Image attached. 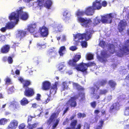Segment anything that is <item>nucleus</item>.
Here are the masks:
<instances>
[{"label": "nucleus", "instance_id": "f257e3e1", "mask_svg": "<svg viewBox=\"0 0 129 129\" xmlns=\"http://www.w3.org/2000/svg\"><path fill=\"white\" fill-rule=\"evenodd\" d=\"M24 8V7H20L19 9L16 10L17 12H12L9 16V19L11 20H14L15 23L19 21V16H20V18L23 20H25L27 19L28 17V14L23 11V9Z\"/></svg>", "mask_w": 129, "mask_h": 129}, {"label": "nucleus", "instance_id": "c03bdc74", "mask_svg": "<svg viewBox=\"0 0 129 129\" xmlns=\"http://www.w3.org/2000/svg\"><path fill=\"white\" fill-rule=\"evenodd\" d=\"M86 41L85 40L81 42V45L82 48H86L87 46V43Z\"/></svg>", "mask_w": 129, "mask_h": 129}, {"label": "nucleus", "instance_id": "e2e57ef3", "mask_svg": "<svg viewBox=\"0 0 129 129\" xmlns=\"http://www.w3.org/2000/svg\"><path fill=\"white\" fill-rule=\"evenodd\" d=\"M107 2L106 1H104L102 2V4H101L102 6H103V7H105L107 6Z\"/></svg>", "mask_w": 129, "mask_h": 129}, {"label": "nucleus", "instance_id": "79ce46f5", "mask_svg": "<svg viewBox=\"0 0 129 129\" xmlns=\"http://www.w3.org/2000/svg\"><path fill=\"white\" fill-rule=\"evenodd\" d=\"M79 96L81 97V99L82 100H84L85 99V93L83 92H80L78 93Z\"/></svg>", "mask_w": 129, "mask_h": 129}, {"label": "nucleus", "instance_id": "a18cd8bd", "mask_svg": "<svg viewBox=\"0 0 129 129\" xmlns=\"http://www.w3.org/2000/svg\"><path fill=\"white\" fill-rule=\"evenodd\" d=\"M99 45L102 48H104L106 45V43L105 41H101L99 43Z\"/></svg>", "mask_w": 129, "mask_h": 129}, {"label": "nucleus", "instance_id": "2f4dec72", "mask_svg": "<svg viewBox=\"0 0 129 129\" xmlns=\"http://www.w3.org/2000/svg\"><path fill=\"white\" fill-rule=\"evenodd\" d=\"M70 14L69 12L67 10L64 11L63 13V16L64 17V18L66 19L68 18L70 16Z\"/></svg>", "mask_w": 129, "mask_h": 129}, {"label": "nucleus", "instance_id": "bb28decb", "mask_svg": "<svg viewBox=\"0 0 129 129\" xmlns=\"http://www.w3.org/2000/svg\"><path fill=\"white\" fill-rule=\"evenodd\" d=\"M52 4V2L50 0H46L44 4V6L48 9H50Z\"/></svg>", "mask_w": 129, "mask_h": 129}, {"label": "nucleus", "instance_id": "4d7b16f0", "mask_svg": "<svg viewBox=\"0 0 129 129\" xmlns=\"http://www.w3.org/2000/svg\"><path fill=\"white\" fill-rule=\"evenodd\" d=\"M25 126L24 123H22L19 126V129H24Z\"/></svg>", "mask_w": 129, "mask_h": 129}, {"label": "nucleus", "instance_id": "8fccbe9b", "mask_svg": "<svg viewBox=\"0 0 129 129\" xmlns=\"http://www.w3.org/2000/svg\"><path fill=\"white\" fill-rule=\"evenodd\" d=\"M90 104L91 107L93 108H95L96 105V102L95 101L90 103Z\"/></svg>", "mask_w": 129, "mask_h": 129}, {"label": "nucleus", "instance_id": "3c124183", "mask_svg": "<svg viewBox=\"0 0 129 129\" xmlns=\"http://www.w3.org/2000/svg\"><path fill=\"white\" fill-rule=\"evenodd\" d=\"M86 64L87 68L88 67L92 66H94L95 65V64L93 62H89L87 63H86Z\"/></svg>", "mask_w": 129, "mask_h": 129}, {"label": "nucleus", "instance_id": "e433bc0d", "mask_svg": "<svg viewBox=\"0 0 129 129\" xmlns=\"http://www.w3.org/2000/svg\"><path fill=\"white\" fill-rule=\"evenodd\" d=\"M13 27V25L11 22H8L6 24V27L8 29H10L12 28Z\"/></svg>", "mask_w": 129, "mask_h": 129}, {"label": "nucleus", "instance_id": "f8f14e48", "mask_svg": "<svg viewBox=\"0 0 129 129\" xmlns=\"http://www.w3.org/2000/svg\"><path fill=\"white\" fill-rule=\"evenodd\" d=\"M77 123V120H74L72 121L70 124V126L71 128L68 127L66 129H81L82 126L80 124H79L77 125L76 127H75Z\"/></svg>", "mask_w": 129, "mask_h": 129}, {"label": "nucleus", "instance_id": "7c9ffc66", "mask_svg": "<svg viewBox=\"0 0 129 129\" xmlns=\"http://www.w3.org/2000/svg\"><path fill=\"white\" fill-rule=\"evenodd\" d=\"M38 124V123H35L33 124H31L28 123V129H33L36 128Z\"/></svg>", "mask_w": 129, "mask_h": 129}, {"label": "nucleus", "instance_id": "c9c22d12", "mask_svg": "<svg viewBox=\"0 0 129 129\" xmlns=\"http://www.w3.org/2000/svg\"><path fill=\"white\" fill-rule=\"evenodd\" d=\"M108 90L106 89H100L99 93V95H105L107 92Z\"/></svg>", "mask_w": 129, "mask_h": 129}, {"label": "nucleus", "instance_id": "37998d69", "mask_svg": "<svg viewBox=\"0 0 129 129\" xmlns=\"http://www.w3.org/2000/svg\"><path fill=\"white\" fill-rule=\"evenodd\" d=\"M124 114L126 116L129 115V107H126L124 111Z\"/></svg>", "mask_w": 129, "mask_h": 129}, {"label": "nucleus", "instance_id": "680f3d73", "mask_svg": "<svg viewBox=\"0 0 129 129\" xmlns=\"http://www.w3.org/2000/svg\"><path fill=\"white\" fill-rule=\"evenodd\" d=\"M91 91V94H92L94 95L95 93V88L93 87H92L90 88Z\"/></svg>", "mask_w": 129, "mask_h": 129}, {"label": "nucleus", "instance_id": "6ab92c4d", "mask_svg": "<svg viewBox=\"0 0 129 129\" xmlns=\"http://www.w3.org/2000/svg\"><path fill=\"white\" fill-rule=\"evenodd\" d=\"M10 46L8 45H5L3 46L0 49V52L2 53H8L9 51Z\"/></svg>", "mask_w": 129, "mask_h": 129}, {"label": "nucleus", "instance_id": "58836bf2", "mask_svg": "<svg viewBox=\"0 0 129 129\" xmlns=\"http://www.w3.org/2000/svg\"><path fill=\"white\" fill-rule=\"evenodd\" d=\"M46 47V46L45 44H40L39 43L37 44V48L38 49H41V48H44Z\"/></svg>", "mask_w": 129, "mask_h": 129}, {"label": "nucleus", "instance_id": "49530a36", "mask_svg": "<svg viewBox=\"0 0 129 129\" xmlns=\"http://www.w3.org/2000/svg\"><path fill=\"white\" fill-rule=\"evenodd\" d=\"M86 58L88 60H91L93 58V56L91 54H88L87 55Z\"/></svg>", "mask_w": 129, "mask_h": 129}, {"label": "nucleus", "instance_id": "bf43d9fd", "mask_svg": "<svg viewBox=\"0 0 129 129\" xmlns=\"http://www.w3.org/2000/svg\"><path fill=\"white\" fill-rule=\"evenodd\" d=\"M39 31H37L35 33L33 34V35L34 37H39L40 35Z\"/></svg>", "mask_w": 129, "mask_h": 129}, {"label": "nucleus", "instance_id": "4c0bfd02", "mask_svg": "<svg viewBox=\"0 0 129 129\" xmlns=\"http://www.w3.org/2000/svg\"><path fill=\"white\" fill-rule=\"evenodd\" d=\"M104 121L102 120H101L100 121L99 123L100 124V125L97 126L96 129H102V127L104 124Z\"/></svg>", "mask_w": 129, "mask_h": 129}, {"label": "nucleus", "instance_id": "b1692460", "mask_svg": "<svg viewBox=\"0 0 129 129\" xmlns=\"http://www.w3.org/2000/svg\"><path fill=\"white\" fill-rule=\"evenodd\" d=\"M66 48L64 46H63L60 47L58 51V53L61 56H62L64 54V51H66Z\"/></svg>", "mask_w": 129, "mask_h": 129}, {"label": "nucleus", "instance_id": "ddd939ff", "mask_svg": "<svg viewBox=\"0 0 129 129\" xmlns=\"http://www.w3.org/2000/svg\"><path fill=\"white\" fill-rule=\"evenodd\" d=\"M127 23L126 21L121 20L118 25V29L120 33H122L124 30L125 29V27Z\"/></svg>", "mask_w": 129, "mask_h": 129}, {"label": "nucleus", "instance_id": "6e6d98bb", "mask_svg": "<svg viewBox=\"0 0 129 129\" xmlns=\"http://www.w3.org/2000/svg\"><path fill=\"white\" fill-rule=\"evenodd\" d=\"M8 61L9 64H11L13 61L12 57L11 56H9L8 58Z\"/></svg>", "mask_w": 129, "mask_h": 129}, {"label": "nucleus", "instance_id": "393cba45", "mask_svg": "<svg viewBox=\"0 0 129 129\" xmlns=\"http://www.w3.org/2000/svg\"><path fill=\"white\" fill-rule=\"evenodd\" d=\"M107 51L105 50L102 51L101 52V58L103 60L104 58L106 59L108 57V55L107 54Z\"/></svg>", "mask_w": 129, "mask_h": 129}, {"label": "nucleus", "instance_id": "052dcab7", "mask_svg": "<svg viewBox=\"0 0 129 129\" xmlns=\"http://www.w3.org/2000/svg\"><path fill=\"white\" fill-rule=\"evenodd\" d=\"M69 120L68 118H66L65 120L63 121V125H65L66 124L68 123L69 122Z\"/></svg>", "mask_w": 129, "mask_h": 129}, {"label": "nucleus", "instance_id": "0eeeda50", "mask_svg": "<svg viewBox=\"0 0 129 129\" xmlns=\"http://www.w3.org/2000/svg\"><path fill=\"white\" fill-rule=\"evenodd\" d=\"M81 58V55L80 54H76L72 59L70 60L68 62L69 65L70 66L74 67L77 65L76 62Z\"/></svg>", "mask_w": 129, "mask_h": 129}, {"label": "nucleus", "instance_id": "473e14b6", "mask_svg": "<svg viewBox=\"0 0 129 129\" xmlns=\"http://www.w3.org/2000/svg\"><path fill=\"white\" fill-rule=\"evenodd\" d=\"M38 5L40 7V9H41V7L44 6V0H38Z\"/></svg>", "mask_w": 129, "mask_h": 129}, {"label": "nucleus", "instance_id": "de8ad7c7", "mask_svg": "<svg viewBox=\"0 0 129 129\" xmlns=\"http://www.w3.org/2000/svg\"><path fill=\"white\" fill-rule=\"evenodd\" d=\"M59 121V120L56 119V120L55 122L53 123V124L52 125V128L53 129H54L57 126V125L58 124Z\"/></svg>", "mask_w": 129, "mask_h": 129}, {"label": "nucleus", "instance_id": "7ed1b4c3", "mask_svg": "<svg viewBox=\"0 0 129 129\" xmlns=\"http://www.w3.org/2000/svg\"><path fill=\"white\" fill-rule=\"evenodd\" d=\"M18 80L22 83L23 88H25L24 95L28 97H31L34 95L35 94L34 89L33 88L28 87L31 85V81L29 80H24L21 77L19 78Z\"/></svg>", "mask_w": 129, "mask_h": 129}, {"label": "nucleus", "instance_id": "423d86ee", "mask_svg": "<svg viewBox=\"0 0 129 129\" xmlns=\"http://www.w3.org/2000/svg\"><path fill=\"white\" fill-rule=\"evenodd\" d=\"M78 20L81 23V25L82 26L85 27H89L92 22L90 19H88L86 18H84L81 17L78 18Z\"/></svg>", "mask_w": 129, "mask_h": 129}, {"label": "nucleus", "instance_id": "6e6552de", "mask_svg": "<svg viewBox=\"0 0 129 129\" xmlns=\"http://www.w3.org/2000/svg\"><path fill=\"white\" fill-rule=\"evenodd\" d=\"M77 98L74 97H71L66 102L64 106L67 107L70 106L71 107H75L77 105V102L75 101Z\"/></svg>", "mask_w": 129, "mask_h": 129}, {"label": "nucleus", "instance_id": "cd10ccee", "mask_svg": "<svg viewBox=\"0 0 129 129\" xmlns=\"http://www.w3.org/2000/svg\"><path fill=\"white\" fill-rule=\"evenodd\" d=\"M29 102L27 98L24 97L20 101V103L22 106H25L28 104Z\"/></svg>", "mask_w": 129, "mask_h": 129}, {"label": "nucleus", "instance_id": "c756f323", "mask_svg": "<svg viewBox=\"0 0 129 129\" xmlns=\"http://www.w3.org/2000/svg\"><path fill=\"white\" fill-rule=\"evenodd\" d=\"M63 29V26L60 24H58L55 28V30L56 32L62 31Z\"/></svg>", "mask_w": 129, "mask_h": 129}, {"label": "nucleus", "instance_id": "69168bd1", "mask_svg": "<svg viewBox=\"0 0 129 129\" xmlns=\"http://www.w3.org/2000/svg\"><path fill=\"white\" fill-rule=\"evenodd\" d=\"M41 97V95L39 94H37V96L36 97V99L38 101H40V97Z\"/></svg>", "mask_w": 129, "mask_h": 129}, {"label": "nucleus", "instance_id": "4be33fe9", "mask_svg": "<svg viewBox=\"0 0 129 129\" xmlns=\"http://www.w3.org/2000/svg\"><path fill=\"white\" fill-rule=\"evenodd\" d=\"M57 117V116H56V113H52L51 115L50 118L47 120V123L49 125L52 122L54 119Z\"/></svg>", "mask_w": 129, "mask_h": 129}, {"label": "nucleus", "instance_id": "a19ab883", "mask_svg": "<svg viewBox=\"0 0 129 129\" xmlns=\"http://www.w3.org/2000/svg\"><path fill=\"white\" fill-rule=\"evenodd\" d=\"M85 14V11H80L79 10H78L77 12L76 15L77 16H83Z\"/></svg>", "mask_w": 129, "mask_h": 129}, {"label": "nucleus", "instance_id": "39448f33", "mask_svg": "<svg viewBox=\"0 0 129 129\" xmlns=\"http://www.w3.org/2000/svg\"><path fill=\"white\" fill-rule=\"evenodd\" d=\"M124 45L120 49V51L117 53V55L118 56L122 57L124 54H129V39L125 41Z\"/></svg>", "mask_w": 129, "mask_h": 129}, {"label": "nucleus", "instance_id": "5701e85b", "mask_svg": "<svg viewBox=\"0 0 129 129\" xmlns=\"http://www.w3.org/2000/svg\"><path fill=\"white\" fill-rule=\"evenodd\" d=\"M108 84L113 90H114L115 86L117 85L116 82L113 80H109L108 82Z\"/></svg>", "mask_w": 129, "mask_h": 129}, {"label": "nucleus", "instance_id": "774afa93", "mask_svg": "<svg viewBox=\"0 0 129 129\" xmlns=\"http://www.w3.org/2000/svg\"><path fill=\"white\" fill-rule=\"evenodd\" d=\"M7 28L6 27H2L1 29V30L3 32H4L6 31Z\"/></svg>", "mask_w": 129, "mask_h": 129}, {"label": "nucleus", "instance_id": "a211bd4d", "mask_svg": "<svg viewBox=\"0 0 129 129\" xmlns=\"http://www.w3.org/2000/svg\"><path fill=\"white\" fill-rule=\"evenodd\" d=\"M92 6L94 10H99L102 8V5L100 2L98 1V0H96L95 2L93 3Z\"/></svg>", "mask_w": 129, "mask_h": 129}, {"label": "nucleus", "instance_id": "4468645a", "mask_svg": "<svg viewBox=\"0 0 129 129\" xmlns=\"http://www.w3.org/2000/svg\"><path fill=\"white\" fill-rule=\"evenodd\" d=\"M36 23L30 24L27 26V30L30 33H34L36 29Z\"/></svg>", "mask_w": 129, "mask_h": 129}, {"label": "nucleus", "instance_id": "09e8293b", "mask_svg": "<svg viewBox=\"0 0 129 129\" xmlns=\"http://www.w3.org/2000/svg\"><path fill=\"white\" fill-rule=\"evenodd\" d=\"M5 36L2 34H0V41L2 42L6 40Z\"/></svg>", "mask_w": 129, "mask_h": 129}, {"label": "nucleus", "instance_id": "dca6fc26", "mask_svg": "<svg viewBox=\"0 0 129 129\" xmlns=\"http://www.w3.org/2000/svg\"><path fill=\"white\" fill-rule=\"evenodd\" d=\"M18 121L16 120H13L10 123L8 127V129H15L17 126Z\"/></svg>", "mask_w": 129, "mask_h": 129}, {"label": "nucleus", "instance_id": "c85d7f7f", "mask_svg": "<svg viewBox=\"0 0 129 129\" xmlns=\"http://www.w3.org/2000/svg\"><path fill=\"white\" fill-rule=\"evenodd\" d=\"M10 106L13 107L14 109H17L18 106V104L17 102L14 101L10 103Z\"/></svg>", "mask_w": 129, "mask_h": 129}, {"label": "nucleus", "instance_id": "412c9836", "mask_svg": "<svg viewBox=\"0 0 129 129\" xmlns=\"http://www.w3.org/2000/svg\"><path fill=\"white\" fill-rule=\"evenodd\" d=\"M57 90V85L56 83H55L50 88V95L54 94L56 92Z\"/></svg>", "mask_w": 129, "mask_h": 129}, {"label": "nucleus", "instance_id": "9d476101", "mask_svg": "<svg viewBox=\"0 0 129 129\" xmlns=\"http://www.w3.org/2000/svg\"><path fill=\"white\" fill-rule=\"evenodd\" d=\"M39 32L43 37H47L48 34V29L44 25L39 28Z\"/></svg>", "mask_w": 129, "mask_h": 129}, {"label": "nucleus", "instance_id": "1a4fd4ad", "mask_svg": "<svg viewBox=\"0 0 129 129\" xmlns=\"http://www.w3.org/2000/svg\"><path fill=\"white\" fill-rule=\"evenodd\" d=\"M107 83V81L106 79H101L98 80L95 83H94V86L98 90L100 88V87L104 86Z\"/></svg>", "mask_w": 129, "mask_h": 129}, {"label": "nucleus", "instance_id": "a878e982", "mask_svg": "<svg viewBox=\"0 0 129 129\" xmlns=\"http://www.w3.org/2000/svg\"><path fill=\"white\" fill-rule=\"evenodd\" d=\"M73 86L74 87H76V89L79 91L83 90H84V88L82 87L80 85L77 83H73Z\"/></svg>", "mask_w": 129, "mask_h": 129}, {"label": "nucleus", "instance_id": "aec40b11", "mask_svg": "<svg viewBox=\"0 0 129 129\" xmlns=\"http://www.w3.org/2000/svg\"><path fill=\"white\" fill-rule=\"evenodd\" d=\"M26 35V31L23 30L19 31L16 35L17 38H19L21 40Z\"/></svg>", "mask_w": 129, "mask_h": 129}, {"label": "nucleus", "instance_id": "f3484780", "mask_svg": "<svg viewBox=\"0 0 129 129\" xmlns=\"http://www.w3.org/2000/svg\"><path fill=\"white\" fill-rule=\"evenodd\" d=\"M94 10L92 6L88 7L85 10V14L87 15H92L94 13Z\"/></svg>", "mask_w": 129, "mask_h": 129}, {"label": "nucleus", "instance_id": "2eb2a0df", "mask_svg": "<svg viewBox=\"0 0 129 129\" xmlns=\"http://www.w3.org/2000/svg\"><path fill=\"white\" fill-rule=\"evenodd\" d=\"M51 85V83L49 82L45 81L42 83V88L43 90H47L49 89Z\"/></svg>", "mask_w": 129, "mask_h": 129}, {"label": "nucleus", "instance_id": "0e129e2a", "mask_svg": "<svg viewBox=\"0 0 129 129\" xmlns=\"http://www.w3.org/2000/svg\"><path fill=\"white\" fill-rule=\"evenodd\" d=\"M54 51L53 49H49L48 52V54H50L54 52Z\"/></svg>", "mask_w": 129, "mask_h": 129}, {"label": "nucleus", "instance_id": "338daca9", "mask_svg": "<svg viewBox=\"0 0 129 129\" xmlns=\"http://www.w3.org/2000/svg\"><path fill=\"white\" fill-rule=\"evenodd\" d=\"M67 107L63 111V115L69 109V106H67Z\"/></svg>", "mask_w": 129, "mask_h": 129}, {"label": "nucleus", "instance_id": "603ef678", "mask_svg": "<svg viewBox=\"0 0 129 129\" xmlns=\"http://www.w3.org/2000/svg\"><path fill=\"white\" fill-rule=\"evenodd\" d=\"M90 127L89 124L87 122H85L84 126V129H89Z\"/></svg>", "mask_w": 129, "mask_h": 129}, {"label": "nucleus", "instance_id": "5fc2aeb1", "mask_svg": "<svg viewBox=\"0 0 129 129\" xmlns=\"http://www.w3.org/2000/svg\"><path fill=\"white\" fill-rule=\"evenodd\" d=\"M77 49V47L75 46H72L70 48V49L72 51H74L76 50Z\"/></svg>", "mask_w": 129, "mask_h": 129}, {"label": "nucleus", "instance_id": "f03ea898", "mask_svg": "<svg viewBox=\"0 0 129 129\" xmlns=\"http://www.w3.org/2000/svg\"><path fill=\"white\" fill-rule=\"evenodd\" d=\"M116 15L114 13H110L102 16L101 19L98 17H96L93 19L91 26L92 27H94L98 25L101 22L103 23H111L112 21V19L115 17Z\"/></svg>", "mask_w": 129, "mask_h": 129}, {"label": "nucleus", "instance_id": "13d9d810", "mask_svg": "<svg viewBox=\"0 0 129 129\" xmlns=\"http://www.w3.org/2000/svg\"><path fill=\"white\" fill-rule=\"evenodd\" d=\"M35 117V116L33 117L32 116H29L28 117V119L27 121L28 123H29V122L31 121L32 120L33 118Z\"/></svg>", "mask_w": 129, "mask_h": 129}, {"label": "nucleus", "instance_id": "f704fd0d", "mask_svg": "<svg viewBox=\"0 0 129 129\" xmlns=\"http://www.w3.org/2000/svg\"><path fill=\"white\" fill-rule=\"evenodd\" d=\"M124 79L126 83V86L129 87V73L126 76Z\"/></svg>", "mask_w": 129, "mask_h": 129}, {"label": "nucleus", "instance_id": "ea45409f", "mask_svg": "<svg viewBox=\"0 0 129 129\" xmlns=\"http://www.w3.org/2000/svg\"><path fill=\"white\" fill-rule=\"evenodd\" d=\"M7 120L5 118H3L0 120V125H4L7 123Z\"/></svg>", "mask_w": 129, "mask_h": 129}, {"label": "nucleus", "instance_id": "72a5a7b5", "mask_svg": "<svg viewBox=\"0 0 129 129\" xmlns=\"http://www.w3.org/2000/svg\"><path fill=\"white\" fill-rule=\"evenodd\" d=\"M117 105L116 103L113 104L110 107L109 109V111L111 112H113V110L115 109H116L117 108Z\"/></svg>", "mask_w": 129, "mask_h": 129}, {"label": "nucleus", "instance_id": "20e7f679", "mask_svg": "<svg viewBox=\"0 0 129 129\" xmlns=\"http://www.w3.org/2000/svg\"><path fill=\"white\" fill-rule=\"evenodd\" d=\"M93 31L91 30L86 31L85 33H78L74 36V40L77 39V41L75 40L74 45L77 46L80 42V40L84 39L86 41H87L90 39L92 37Z\"/></svg>", "mask_w": 129, "mask_h": 129}, {"label": "nucleus", "instance_id": "9b49d317", "mask_svg": "<svg viewBox=\"0 0 129 129\" xmlns=\"http://www.w3.org/2000/svg\"><path fill=\"white\" fill-rule=\"evenodd\" d=\"M78 71L84 72L86 71L87 68L86 63L82 62L80 63L76 67H74Z\"/></svg>", "mask_w": 129, "mask_h": 129}, {"label": "nucleus", "instance_id": "864d4df0", "mask_svg": "<svg viewBox=\"0 0 129 129\" xmlns=\"http://www.w3.org/2000/svg\"><path fill=\"white\" fill-rule=\"evenodd\" d=\"M62 85L63 86V90H64L66 89L67 88L68 85L67 83L66 82H63V83Z\"/></svg>", "mask_w": 129, "mask_h": 129}]
</instances>
